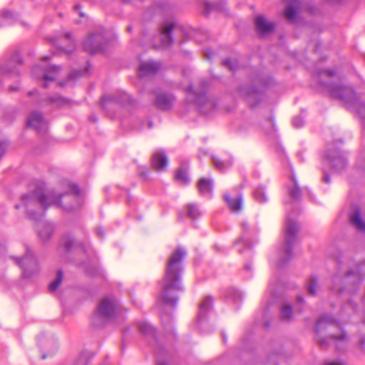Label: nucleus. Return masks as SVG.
<instances>
[{
  "mask_svg": "<svg viewBox=\"0 0 365 365\" xmlns=\"http://www.w3.org/2000/svg\"><path fill=\"white\" fill-rule=\"evenodd\" d=\"M186 252L182 248H177L170 256L165 271L162 290L158 302L175 307L178 300L179 292H183L181 284L182 260Z\"/></svg>",
  "mask_w": 365,
  "mask_h": 365,
  "instance_id": "obj_1",
  "label": "nucleus"
},
{
  "mask_svg": "<svg viewBox=\"0 0 365 365\" xmlns=\"http://www.w3.org/2000/svg\"><path fill=\"white\" fill-rule=\"evenodd\" d=\"M21 202L25 207L37 202L43 210L54 205L69 211L80 206L79 190L76 185L71 184L68 190L63 192L45 191L42 187H38L32 194L22 196Z\"/></svg>",
  "mask_w": 365,
  "mask_h": 365,
  "instance_id": "obj_2",
  "label": "nucleus"
},
{
  "mask_svg": "<svg viewBox=\"0 0 365 365\" xmlns=\"http://www.w3.org/2000/svg\"><path fill=\"white\" fill-rule=\"evenodd\" d=\"M284 166L287 167L290 172V182L286 185L289 199L285 201L287 209L292 210L287 215L284 228V245L283 251L285 259L284 262L288 261L293 256L297 240L296 213L294 211L297 200V182L294 175V168L287 161Z\"/></svg>",
  "mask_w": 365,
  "mask_h": 365,
  "instance_id": "obj_3",
  "label": "nucleus"
},
{
  "mask_svg": "<svg viewBox=\"0 0 365 365\" xmlns=\"http://www.w3.org/2000/svg\"><path fill=\"white\" fill-rule=\"evenodd\" d=\"M327 91L332 98L344 101L350 106H356V112L361 116L363 124L365 126V103H358L357 96L354 89L342 84L340 82L324 84Z\"/></svg>",
  "mask_w": 365,
  "mask_h": 365,
  "instance_id": "obj_4",
  "label": "nucleus"
},
{
  "mask_svg": "<svg viewBox=\"0 0 365 365\" xmlns=\"http://www.w3.org/2000/svg\"><path fill=\"white\" fill-rule=\"evenodd\" d=\"M330 327L337 329L339 331L336 334H331L328 338L319 339V346L322 349H327L329 347V339L332 340L335 344L338 342H347L349 341V335L341 327V323L329 314H324L319 317L316 323L315 331L317 333H320L322 331L327 330Z\"/></svg>",
  "mask_w": 365,
  "mask_h": 365,
  "instance_id": "obj_5",
  "label": "nucleus"
},
{
  "mask_svg": "<svg viewBox=\"0 0 365 365\" xmlns=\"http://www.w3.org/2000/svg\"><path fill=\"white\" fill-rule=\"evenodd\" d=\"M205 88V85H203L202 90L200 92H197L193 89L192 86H190L186 91L187 100L190 102L195 103L199 107L201 113L207 114L214 108V103L206 96Z\"/></svg>",
  "mask_w": 365,
  "mask_h": 365,
  "instance_id": "obj_6",
  "label": "nucleus"
},
{
  "mask_svg": "<svg viewBox=\"0 0 365 365\" xmlns=\"http://www.w3.org/2000/svg\"><path fill=\"white\" fill-rule=\"evenodd\" d=\"M59 71L60 68L56 66H51L48 68H46L38 65L33 68L32 75L36 78L43 80L45 82L43 86L47 88L48 83L55 81Z\"/></svg>",
  "mask_w": 365,
  "mask_h": 365,
  "instance_id": "obj_7",
  "label": "nucleus"
},
{
  "mask_svg": "<svg viewBox=\"0 0 365 365\" xmlns=\"http://www.w3.org/2000/svg\"><path fill=\"white\" fill-rule=\"evenodd\" d=\"M15 262L22 267L24 277L29 278L38 270L36 259L30 250L26 252L24 258H15Z\"/></svg>",
  "mask_w": 365,
  "mask_h": 365,
  "instance_id": "obj_8",
  "label": "nucleus"
},
{
  "mask_svg": "<svg viewBox=\"0 0 365 365\" xmlns=\"http://www.w3.org/2000/svg\"><path fill=\"white\" fill-rule=\"evenodd\" d=\"M104 43V36L101 33L91 34L86 37L83 46L86 52L94 54L103 51Z\"/></svg>",
  "mask_w": 365,
  "mask_h": 365,
  "instance_id": "obj_9",
  "label": "nucleus"
},
{
  "mask_svg": "<svg viewBox=\"0 0 365 365\" xmlns=\"http://www.w3.org/2000/svg\"><path fill=\"white\" fill-rule=\"evenodd\" d=\"M182 31L181 26L174 22H164L160 26L161 41L164 46H170L173 42V32L179 33Z\"/></svg>",
  "mask_w": 365,
  "mask_h": 365,
  "instance_id": "obj_10",
  "label": "nucleus"
},
{
  "mask_svg": "<svg viewBox=\"0 0 365 365\" xmlns=\"http://www.w3.org/2000/svg\"><path fill=\"white\" fill-rule=\"evenodd\" d=\"M115 313L116 302L114 298L107 297L100 302L97 309L98 316L110 319L115 317Z\"/></svg>",
  "mask_w": 365,
  "mask_h": 365,
  "instance_id": "obj_11",
  "label": "nucleus"
},
{
  "mask_svg": "<svg viewBox=\"0 0 365 365\" xmlns=\"http://www.w3.org/2000/svg\"><path fill=\"white\" fill-rule=\"evenodd\" d=\"M255 26L257 34L265 37L272 34L275 29V24L267 19L264 16H257L255 19Z\"/></svg>",
  "mask_w": 365,
  "mask_h": 365,
  "instance_id": "obj_12",
  "label": "nucleus"
},
{
  "mask_svg": "<svg viewBox=\"0 0 365 365\" xmlns=\"http://www.w3.org/2000/svg\"><path fill=\"white\" fill-rule=\"evenodd\" d=\"M27 125L34 128L38 133L46 131L47 128V122L38 112H33L27 120Z\"/></svg>",
  "mask_w": 365,
  "mask_h": 365,
  "instance_id": "obj_13",
  "label": "nucleus"
},
{
  "mask_svg": "<svg viewBox=\"0 0 365 365\" xmlns=\"http://www.w3.org/2000/svg\"><path fill=\"white\" fill-rule=\"evenodd\" d=\"M160 67L161 64L158 61H148L143 62L138 68V76L140 78L151 76L156 73Z\"/></svg>",
  "mask_w": 365,
  "mask_h": 365,
  "instance_id": "obj_14",
  "label": "nucleus"
},
{
  "mask_svg": "<svg viewBox=\"0 0 365 365\" xmlns=\"http://www.w3.org/2000/svg\"><path fill=\"white\" fill-rule=\"evenodd\" d=\"M129 96L125 92H120L117 95H110L103 96L101 98L102 106L104 107L107 102H114L120 104H125L130 103Z\"/></svg>",
  "mask_w": 365,
  "mask_h": 365,
  "instance_id": "obj_15",
  "label": "nucleus"
},
{
  "mask_svg": "<svg viewBox=\"0 0 365 365\" xmlns=\"http://www.w3.org/2000/svg\"><path fill=\"white\" fill-rule=\"evenodd\" d=\"M174 101L173 96L166 93H159L156 96L155 105L160 110H169Z\"/></svg>",
  "mask_w": 365,
  "mask_h": 365,
  "instance_id": "obj_16",
  "label": "nucleus"
},
{
  "mask_svg": "<svg viewBox=\"0 0 365 365\" xmlns=\"http://www.w3.org/2000/svg\"><path fill=\"white\" fill-rule=\"evenodd\" d=\"M168 164V159L163 153L157 152L154 153L151 158V165L156 170H163Z\"/></svg>",
  "mask_w": 365,
  "mask_h": 365,
  "instance_id": "obj_17",
  "label": "nucleus"
},
{
  "mask_svg": "<svg viewBox=\"0 0 365 365\" xmlns=\"http://www.w3.org/2000/svg\"><path fill=\"white\" fill-rule=\"evenodd\" d=\"M38 234L41 240L46 241L53 232V225L49 222L39 223L37 225Z\"/></svg>",
  "mask_w": 365,
  "mask_h": 365,
  "instance_id": "obj_18",
  "label": "nucleus"
},
{
  "mask_svg": "<svg viewBox=\"0 0 365 365\" xmlns=\"http://www.w3.org/2000/svg\"><path fill=\"white\" fill-rule=\"evenodd\" d=\"M197 186L201 195L211 196L212 192V182L211 180L202 178L199 180Z\"/></svg>",
  "mask_w": 365,
  "mask_h": 365,
  "instance_id": "obj_19",
  "label": "nucleus"
},
{
  "mask_svg": "<svg viewBox=\"0 0 365 365\" xmlns=\"http://www.w3.org/2000/svg\"><path fill=\"white\" fill-rule=\"evenodd\" d=\"M241 92L247 96V101L252 106H257V103L255 102V100L259 101L262 96L261 93L255 88H250L247 91L242 88Z\"/></svg>",
  "mask_w": 365,
  "mask_h": 365,
  "instance_id": "obj_20",
  "label": "nucleus"
},
{
  "mask_svg": "<svg viewBox=\"0 0 365 365\" xmlns=\"http://www.w3.org/2000/svg\"><path fill=\"white\" fill-rule=\"evenodd\" d=\"M284 16L288 21H294L297 17V1L291 0L284 10Z\"/></svg>",
  "mask_w": 365,
  "mask_h": 365,
  "instance_id": "obj_21",
  "label": "nucleus"
},
{
  "mask_svg": "<svg viewBox=\"0 0 365 365\" xmlns=\"http://www.w3.org/2000/svg\"><path fill=\"white\" fill-rule=\"evenodd\" d=\"M212 299L211 297H206L199 305L198 319L202 318L212 308Z\"/></svg>",
  "mask_w": 365,
  "mask_h": 365,
  "instance_id": "obj_22",
  "label": "nucleus"
},
{
  "mask_svg": "<svg viewBox=\"0 0 365 365\" xmlns=\"http://www.w3.org/2000/svg\"><path fill=\"white\" fill-rule=\"evenodd\" d=\"M224 199L227 202L228 206L232 211H238L240 210L242 206V198L238 197L235 199H232L227 194L224 195Z\"/></svg>",
  "mask_w": 365,
  "mask_h": 365,
  "instance_id": "obj_23",
  "label": "nucleus"
},
{
  "mask_svg": "<svg viewBox=\"0 0 365 365\" xmlns=\"http://www.w3.org/2000/svg\"><path fill=\"white\" fill-rule=\"evenodd\" d=\"M329 163L332 169L337 171L344 168L346 166V159L341 155L331 158L329 160Z\"/></svg>",
  "mask_w": 365,
  "mask_h": 365,
  "instance_id": "obj_24",
  "label": "nucleus"
},
{
  "mask_svg": "<svg viewBox=\"0 0 365 365\" xmlns=\"http://www.w3.org/2000/svg\"><path fill=\"white\" fill-rule=\"evenodd\" d=\"M353 225L361 231H365V222L361 220L360 212L356 210L351 216Z\"/></svg>",
  "mask_w": 365,
  "mask_h": 365,
  "instance_id": "obj_25",
  "label": "nucleus"
},
{
  "mask_svg": "<svg viewBox=\"0 0 365 365\" xmlns=\"http://www.w3.org/2000/svg\"><path fill=\"white\" fill-rule=\"evenodd\" d=\"M48 103L56 108L61 107L68 103V100L59 96H53L48 98Z\"/></svg>",
  "mask_w": 365,
  "mask_h": 365,
  "instance_id": "obj_26",
  "label": "nucleus"
},
{
  "mask_svg": "<svg viewBox=\"0 0 365 365\" xmlns=\"http://www.w3.org/2000/svg\"><path fill=\"white\" fill-rule=\"evenodd\" d=\"M318 280L317 277L312 276L307 281V289L309 295L315 296L317 291Z\"/></svg>",
  "mask_w": 365,
  "mask_h": 365,
  "instance_id": "obj_27",
  "label": "nucleus"
},
{
  "mask_svg": "<svg viewBox=\"0 0 365 365\" xmlns=\"http://www.w3.org/2000/svg\"><path fill=\"white\" fill-rule=\"evenodd\" d=\"M63 278V273L62 270H58L56 279L50 284L48 289L51 292H54L61 285Z\"/></svg>",
  "mask_w": 365,
  "mask_h": 365,
  "instance_id": "obj_28",
  "label": "nucleus"
},
{
  "mask_svg": "<svg viewBox=\"0 0 365 365\" xmlns=\"http://www.w3.org/2000/svg\"><path fill=\"white\" fill-rule=\"evenodd\" d=\"M139 330L142 334L146 336L150 335L154 337L155 336V329L147 322H140L139 324Z\"/></svg>",
  "mask_w": 365,
  "mask_h": 365,
  "instance_id": "obj_29",
  "label": "nucleus"
},
{
  "mask_svg": "<svg viewBox=\"0 0 365 365\" xmlns=\"http://www.w3.org/2000/svg\"><path fill=\"white\" fill-rule=\"evenodd\" d=\"M293 314L292 308L288 304H284L281 308V318L284 321H289Z\"/></svg>",
  "mask_w": 365,
  "mask_h": 365,
  "instance_id": "obj_30",
  "label": "nucleus"
},
{
  "mask_svg": "<svg viewBox=\"0 0 365 365\" xmlns=\"http://www.w3.org/2000/svg\"><path fill=\"white\" fill-rule=\"evenodd\" d=\"M254 197L259 202H264L267 201V195L264 189L262 187L256 188L254 191Z\"/></svg>",
  "mask_w": 365,
  "mask_h": 365,
  "instance_id": "obj_31",
  "label": "nucleus"
},
{
  "mask_svg": "<svg viewBox=\"0 0 365 365\" xmlns=\"http://www.w3.org/2000/svg\"><path fill=\"white\" fill-rule=\"evenodd\" d=\"M62 245L65 247L66 251H69L73 248H76L81 246L80 243L76 242L72 238L67 237L62 240Z\"/></svg>",
  "mask_w": 365,
  "mask_h": 365,
  "instance_id": "obj_32",
  "label": "nucleus"
},
{
  "mask_svg": "<svg viewBox=\"0 0 365 365\" xmlns=\"http://www.w3.org/2000/svg\"><path fill=\"white\" fill-rule=\"evenodd\" d=\"M175 177L176 180L182 182L184 184H187L190 181L187 172L182 168L177 170Z\"/></svg>",
  "mask_w": 365,
  "mask_h": 365,
  "instance_id": "obj_33",
  "label": "nucleus"
},
{
  "mask_svg": "<svg viewBox=\"0 0 365 365\" xmlns=\"http://www.w3.org/2000/svg\"><path fill=\"white\" fill-rule=\"evenodd\" d=\"M187 215L192 218L195 219L200 216V213L195 205H188L187 206Z\"/></svg>",
  "mask_w": 365,
  "mask_h": 365,
  "instance_id": "obj_34",
  "label": "nucleus"
},
{
  "mask_svg": "<svg viewBox=\"0 0 365 365\" xmlns=\"http://www.w3.org/2000/svg\"><path fill=\"white\" fill-rule=\"evenodd\" d=\"M223 64L231 71H235L238 66L237 61L232 58L225 60Z\"/></svg>",
  "mask_w": 365,
  "mask_h": 365,
  "instance_id": "obj_35",
  "label": "nucleus"
},
{
  "mask_svg": "<svg viewBox=\"0 0 365 365\" xmlns=\"http://www.w3.org/2000/svg\"><path fill=\"white\" fill-rule=\"evenodd\" d=\"M212 160L215 168H217V169L223 170L226 168V166L224 165V163L221 161L220 159L215 157H212Z\"/></svg>",
  "mask_w": 365,
  "mask_h": 365,
  "instance_id": "obj_36",
  "label": "nucleus"
},
{
  "mask_svg": "<svg viewBox=\"0 0 365 365\" xmlns=\"http://www.w3.org/2000/svg\"><path fill=\"white\" fill-rule=\"evenodd\" d=\"M336 74L335 71H332V70H330V69H327V70H322L319 73V76L321 77V76H327V77H333Z\"/></svg>",
  "mask_w": 365,
  "mask_h": 365,
  "instance_id": "obj_37",
  "label": "nucleus"
},
{
  "mask_svg": "<svg viewBox=\"0 0 365 365\" xmlns=\"http://www.w3.org/2000/svg\"><path fill=\"white\" fill-rule=\"evenodd\" d=\"M65 39L68 40L69 42L70 48H63L66 52H70L74 48L73 41L71 39L69 34H66L64 35Z\"/></svg>",
  "mask_w": 365,
  "mask_h": 365,
  "instance_id": "obj_38",
  "label": "nucleus"
},
{
  "mask_svg": "<svg viewBox=\"0 0 365 365\" xmlns=\"http://www.w3.org/2000/svg\"><path fill=\"white\" fill-rule=\"evenodd\" d=\"M205 7L207 12H209L211 10L213 9H217L218 6L216 3H210V2H205Z\"/></svg>",
  "mask_w": 365,
  "mask_h": 365,
  "instance_id": "obj_39",
  "label": "nucleus"
},
{
  "mask_svg": "<svg viewBox=\"0 0 365 365\" xmlns=\"http://www.w3.org/2000/svg\"><path fill=\"white\" fill-rule=\"evenodd\" d=\"M11 63H16V64H20L21 63V56L19 53H15L12 56V57L11 58Z\"/></svg>",
  "mask_w": 365,
  "mask_h": 365,
  "instance_id": "obj_40",
  "label": "nucleus"
},
{
  "mask_svg": "<svg viewBox=\"0 0 365 365\" xmlns=\"http://www.w3.org/2000/svg\"><path fill=\"white\" fill-rule=\"evenodd\" d=\"M2 15L6 18H11L13 16V14L10 11H2Z\"/></svg>",
  "mask_w": 365,
  "mask_h": 365,
  "instance_id": "obj_41",
  "label": "nucleus"
},
{
  "mask_svg": "<svg viewBox=\"0 0 365 365\" xmlns=\"http://www.w3.org/2000/svg\"><path fill=\"white\" fill-rule=\"evenodd\" d=\"M323 180L327 182V183H329L330 182V177L329 176L328 174L327 173H324V178H323Z\"/></svg>",
  "mask_w": 365,
  "mask_h": 365,
  "instance_id": "obj_42",
  "label": "nucleus"
},
{
  "mask_svg": "<svg viewBox=\"0 0 365 365\" xmlns=\"http://www.w3.org/2000/svg\"><path fill=\"white\" fill-rule=\"evenodd\" d=\"M205 55L207 59H210L212 56V52L211 51H207Z\"/></svg>",
  "mask_w": 365,
  "mask_h": 365,
  "instance_id": "obj_43",
  "label": "nucleus"
},
{
  "mask_svg": "<svg viewBox=\"0 0 365 365\" xmlns=\"http://www.w3.org/2000/svg\"><path fill=\"white\" fill-rule=\"evenodd\" d=\"M76 73V76H81L82 75V72L81 71H76V72H72L70 76H69V78H74V74Z\"/></svg>",
  "mask_w": 365,
  "mask_h": 365,
  "instance_id": "obj_44",
  "label": "nucleus"
},
{
  "mask_svg": "<svg viewBox=\"0 0 365 365\" xmlns=\"http://www.w3.org/2000/svg\"><path fill=\"white\" fill-rule=\"evenodd\" d=\"M75 9H76V11H78V14H79V16H80L81 17H83V16H84V14H83V12H81V11H79V10H80V6H79V5H76V6H75Z\"/></svg>",
  "mask_w": 365,
  "mask_h": 365,
  "instance_id": "obj_45",
  "label": "nucleus"
},
{
  "mask_svg": "<svg viewBox=\"0 0 365 365\" xmlns=\"http://www.w3.org/2000/svg\"><path fill=\"white\" fill-rule=\"evenodd\" d=\"M96 232L99 236H103L104 235L103 230L101 228H98L96 230Z\"/></svg>",
  "mask_w": 365,
  "mask_h": 365,
  "instance_id": "obj_46",
  "label": "nucleus"
},
{
  "mask_svg": "<svg viewBox=\"0 0 365 365\" xmlns=\"http://www.w3.org/2000/svg\"><path fill=\"white\" fill-rule=\"evenodd\" d=\"M297 8H298V14L299 13V10L301 9V6L299 5V2L298 1V6H297ZM299 21H300V19H299V16L298 15V25L299 24Z\"/></svg>",
  "mask_w": 365,
  "mask_h": 365,
  "instance_id": "obj_47",
  "label": "nucleus"
},
{
  "mask_svg": "<svg viewBox=\"0 0 365 365\" xmlns=\"http://www.w3.org/2000/svg\"><path fill=\"white\" fill-rule=\"evenodd\" d=\"M29 217H30L31 219H34V220H36V219L34 216H33L32 213H31V212H29Z\"/></svg>",
  "mask_w": 365,
  "mask_h": 365,
  "instance_id": "obj_48",
  "label": "nucleus"
},
{
  "mask_svg": "<svg viewBox=\"0 0 365 365\" xmlns=\"http://www.w3.org/2000/svg\"><path fill=\"white\" fill-rule=\"evenodd\" d=\"M36 92H37V91H36V90H35V91H30V92L29 93V96H32V95H33V93H36Z\"/></svg>",
  "mask_w": 365,
  "mask_h": 365,
  "instance_id": "obj_49",
  "label": "nucleus"
},
{
  "mask_svg": "<svg viewBox=\"0 0 365 365\" xmlns=\"http://www.w3.org/2000/svg\"><path fill=\"white\" fill-rule=\"evenodd\" d=\"M297 300H298V304H299V302H302L303 299L302 297L298 296Z\"/></svg>",
  "mask_w": 365,
  "mask_h": 365,
  "instance_id": "obj_50",
  "label": "nucleus"
},
{
  "mask_svg": "<svg viewBox=\"0 0 365 365\" xmlns=\"http://www.w3.org/2000/svg\"><path fill=\"white\" fill-rule=\"evenodd\" d=\"M6 72H8V73H12V72H13V71H12L11 68H8V69L6 70Z\"/></svg>",
  "mask_w": 365,
  "mask_h": 365,
  "instance_id": "obj_51",
  "label": "nucleus"
},
{
  "mask_svg": "<svg viewBox=\"0 0 365 365\" xmlns=\"http://www.w3.org/2000/svg\"><path fill=\"white\" fill-rule=\"evenodd\" d=\"M328 365H344V364H334V363H331V364H329Z\"/></svg>",
  "mask_w": 365,
  "mask_h": 365,
  "instance_id": "obj_52",
  "label": "nucleus"
},
{
  "mask_svg": "<svg viewBox=\"0 0 365 365\" xmlns=\"http://www.w3.org/2000/svg\"><path fill=\"white\" fill-rule=\"evenodd\" d=\"M48 58H49V57H48V56H45V57L43 58V61H46V60H48Z\"/></svg>",
  "mask_w": 365,
  "mask_h": 365,
  "instance_id": "obj_53",
  "label": "nucleus"
},
{
  "mask_svg": "<svg viewBox=\"0 0 365 365\" xmlns=\"http://www.w3.org/2000/svg\"><path fill=\"white\" fill-rule=\"evenodd\" d=\"M77 365H83V364L81 361L78 362Z\"/></svg>",
  "mask_w": 365,
  "mask_h": 365,
  "instance_id": "obj_54",
  "label": "nucleus"
},
{
  "mask_svg": "<svg viewBox=\"0 0 365 365\" xmlns=\"http://www.w3.org/2000/svg\"><path fill=\"white\" fill-rule=\"evenodd\" d=\"M46 356L45 355H43V356H41V358H42L43 359H46Z\"/></svg>",
  "mask_w": 365,
  "mask_h": 365,
  "instance_id": "obj_55",
  "label": "nucleus"
},
{
  "mask_svg": "<svg viewBox=\"0 0 365 365\" xmlns=\"http://www.w3.org/2000/svg\"><path fill=\"white\" fill-rule=\"evenodd\" d=\"M16 209H19V205H16Z\"/></svg>",
  "mask_w": 365,
  "mask_h": 365,
  "instance_id": "obj_56",
  "label": "nucleus"
},
{
  "mask_svg": "<svg viewBox=\"0 0 365 365\" xmlns=\"http://www.w3.org/2000/svg\"><path fill=\"white\" fill-rule=\"evenodd\" d=\"M83 250L84 251H86V248L85 247H83Z\"/></svg>",
  "mask_w": 365,
  "mask_h": 365,
  "instance_id": "obj_57",
  "label": "nucleus"
},
{
  "mask_svg": "<svg viewBox=\"0 0 365 365\" xmlns=\"http://www.w3.org/2000/svg\"><path fill=\"white\" fill-rule=\"evenodd\" d=\"M242 226H245V225H246L245 223H244V222H243V223L242 224Z\"/></svg>",
  "mask_w": 365,
  "mask_h": 365,
  "instance_id": "obj_58",
  "label": "nucleus"
}]
</instances>
